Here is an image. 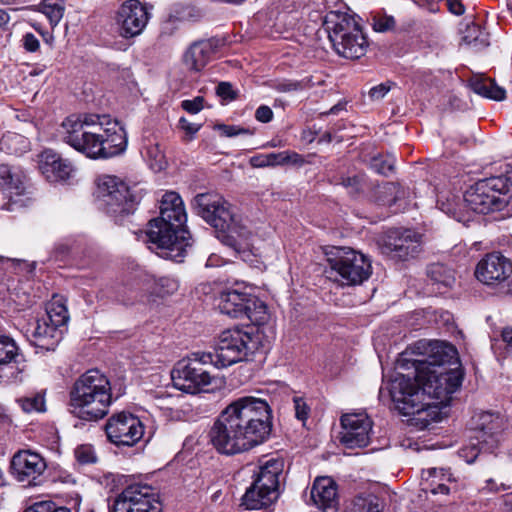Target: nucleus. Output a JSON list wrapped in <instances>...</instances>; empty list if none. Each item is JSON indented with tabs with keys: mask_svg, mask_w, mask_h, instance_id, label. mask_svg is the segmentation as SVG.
Segmentation results:
<instances>
[{
	"mask_svg": "<svg viewBox=\"0 0 512 512\" xmlns=\"http://www.w3.org/2000/svg\"><path fill=\"white\" fill-rule=\"evenodd\" d=\"M23 47L28 52H36L40 47V42L32 33H26L23 38Z\"/></svg>",
	"mask_w": 512,
	"mask_h": 512,
	"instance_id": "nucleus-55",
	"label": "nucleus"
},
{
	"mask_svg": "<svg viewBox=\"0 0 512 512\" xmlns=\"http://www.w3.org/2000/svg\"><path fill=\"white\" fill-rule=\"evenodd\" d=\"M295 416L300 421H305L308 418L310 408L303 398L295 396L293 398Z\"/></svg>",
	"mask_w": 512,
	"mask_h": 512,
	"instance_id": "nucleus-50",
	"label": "nucleus"
},
{
	"mask_svg": "<svg viewBox=\"0 0 512 512\" xmlns=\"http://www.w3.org/2000/svg\"><path fill=\"white\" fill-rule=\"evenodd\" d=\"M284 469V461L281 458L271 457L266 460H260L258 470L254 472L253 482L256 487L274 490L279 492L280 477Z\"/></svg>",
	"mask_w": 512,
	"mask_h": 512,
	"instance_id": "nucleus-25",
	"label": "nucleus"
},
{
	"mask_svg": "<svg viewBox=\"0 0 512 512\" xmlns=\"http://www.w3.org/2000/svg\"><path fill=\"white\" fill-rule=\"evenodd\" d=\"M272 427V410L267 400L242 396L221 411L208 436L218 453L232 456L263 444Z\"/></svg>",
	"mask_w": 512,
	"mask_h": 512,
	"instance_id": "nucleus-2",
	"label": "nucleus"
},
{
	"mask_svg": "<svg viewBox=\"0 0 512 512\" xmlns=\"http://www.w3.org/2000/svg\"><path fill=\"white\" fill-rule=\"evenodd\" d=\"M43 318L55 326L65 329V326L69 320L67 307L60 299L53 298L47 305L46 314L43 316Z\"/></svg>",
	"mask_w": 512,
	"mask_h": 512,
	"instance_id": "nucleus-36",
	"label": "nucleus"
},
{
	"mask_svg": "<svg viewBox=\"0 0 512 512\" xmlns=\"http://www.w3.org/2000/svg\"><path fill=\"white\" fill-rule=\"evenodd\" d=\"M105 115H71L63 123V140L89 158H110L123 153L127 147L125 129Z\"/></svg>",
	"mask_w": 512,
	"mask_h": 512,
	"instance_id": "nucleus-3",
	"label": "nucleus"
},
{
	"mask_svg": "<svg viewBox=\"0 0 512 512\" xmlns=\"http://www.w3.org/2000/svg\"><path fill=\"white\" fill-rule=\"evenodd\" d=\"M344 107L342 104L338 103L336 105H334L329 111H327L325 113V115H330V114H337L340 110H342Z\"/></svg>",
	"mask_w": 512,
	"mask_h": 512,
	"instance_id": "nucleus-64",
	"label": "nucleus"
},
{
	"mask_svg": "<svg viewBox=\"0 0 512 512\" xmlns=\"http://www.w3.org/2000/svg\"><path fill=\"white\" fill-rule=\"evenodd\" d=\"M38 167L49 182H65L75 172L72 163L52 149H46L39 155Z\"/></svg>",
	"mask_w": 512,
	"mask_h": 512,
	"instance_id": "nucleus-20",
	"label": "nucleus"
},
{
	"mask_svg": "<svg viewBox=\"0 0 512 512\" xmlns=\"http://www.w3.org/2000/svg\"><path fill=\"white\" fill-rule=\"evenodd\" d=\"M370 168L380 175L387 176L394 170V160L378 155L371 159Z\"/></svg>",
	"mask_w": 512,
	"mask_h": 512,
	"instance_id": "nucleus-43",
	"label": "nucleus"
},
{
	"mask_svg": "<svg viewBox=\"0 0 512 512\" xmlns=\"http://www.w3.org/2000/svg\"><path fill=\"white\" fill-rule=\"evenodd\" d=\"M25 175L9 165H0V190L11 204L24 205L21 197L26 195Z\"/></svg>",
	"mask_w": 512,
	"mask_h": 512,
	"instance_id": "nucleus-22",
	"label": "nucleus"
},
{
	"mask_svg": "<svg viewBox=\"0 0 512 512\" xmlns=\"http://www.w3.org/2000/svg\"><path fill=\"white\" fill-rule=\"evenodd\" d=\"M511 187V179L504 175L481 179L465 191V207L478 214L502 210L509 202Z\"/></svg>",
	"mask_w": 512,
	"mask_h": 512,
	"instance_id": "nucleus-9",
	"label": "nucleus"
},
{
	"mask_svg": "<svg viewBox=\"0 0 512 512\" xmlns=\"http://www.w3.org/2000/svg\"><path fill=\"white\" fill-rule=\"evenodd\" d=\"M216 94L223 101H233L237 98V93L229 82H220L216 87Z\"/></svg>",
	"mask_w": 512,
	"mask_h": 512,
	"instance_id": "nucleus-49",
	"label": "nucleus"
},
{
	"mask_svg": "<svg viewBox=\"0 0 512 512\" xmlns=\"http://www.w3.org/2000/svg\"><path fill=\"white\" fill-rule=\"evenodd\" d=\"M324 28L333 47L349 38L356 31L361 30L359 24L347 12L341 9L330 10L326 13L323 21Z\"/></svg>",
	"mask_w": 512,
	"mask_h": 512,
	"instance_id": "nucleus-19",
	"label": "nucleus"
},
{
	"mask_svg": "<svg viewBox=\"0 0 512 512\" xmlns=\"http://www.w3.org/2000/svg\"><path fill=\"white\" fill-rule=\"evenodd\" d=\"M187 215L183 201L176 192H166L159 206V216L149 221L146 232L149 249L159 257L183 262L191 235L186 229Z\"/></svg>",
	"mask_w": 512,
	"mask_h": 512,
	"instance_id": "nucleus-4",
	"label": "nucleus"
},
{
	"mask_svg": "<svg viewBox=\"0 0 512 512\" xmlns=\"http://www.w3.org/2000/svg\"><path fill=\"white\" fill-rule=\"evenodd\" d=\"M179 126L187 134L193 136L194 134H196L200 130L202 125L201 124L192 123V122L188 121L186 118L181 117L180 120H179Z\"/></svg>",
	"mask_w": 512,
	"mask_h": 512,
	"instance_id": "nucleus-57",
	"label": "nucleus"
},
{
	"mask_svg": "<svg viewBox=\"0 0 512 512\" xmlns=\"http://www.w3.org/2000/svg\"><path fill=\"white\" fill-rule=\"evenodd\" d=\"M340 422L342 430L339 439L346 448H363L369 444L373 422L367 414H344Z\"/></svg>",
	"mask_w": 512,
	"mask_h": 512,
	"instance_id": "nucleus-15",
	"label": "nucleus"
},
{
	"mask_svg": "<svg viewBox=\"0 0 512 512\" xmlns=\"http://www.w3.org/2000/svg\"><path fill=\"white\" fill-rule=\"evenodd\" d=\"M324 80L315 75H308L299 80L295 79H282L274 81L271 87L279 93L299 92L311 89L315 86L322 85Z\"/></svg>",
	"mask_w": 512,
	"mask_h": 512,
	"instance_id": "nucleus-33",
	"label": "nucleus"
},
{
	"mask_svg": "<svg viewBox=\"0 0 512 512\" xmlns=\"http://www.w3.org/2000/svg\"><path fill=\"white\" fill-rule=\"evenodd\" d=\"M146 157L150 160V166L154 171H161L165 167V156L157 144L146 147Z\"/></svg>",
	"mask_w": 512,
	"mask_h": 512,
	"instance_id": "nucleus-42",
	"label": "nucleus"
},
{
	"mask_svg": "<svg viewBox=\"0 0 512 512\" xmlns=\"http://www.w3.org/2000/svg\"><path fill=\"white\" fill-rule=\"evenodd\" d=\"M0 144L2 148H6L11 153H18L19 149L14 146L16 144H20L22 148L25 149L27 147L28 141L22 135L9 133L2 138Z\"/></svg>",
	"mask_w": 512,
	"mask_h": 512,
	"instance_id": "nucleus-45",
	"label": "nucleus"
},
{
	"mask_svg": "<svg viewBox=\"0 0 512 512\" xmlns=\"http://www.w3.org/2000/svg\"><path fill=\"white\" fill-rule=\"evenodd\" d=\"M269 166L284 165L283 151L279 153H269Z\"/></svg>",
	"mask_w": 512,
	"mask_h": 512,
	"instance_id": "nucleus-61",
	"label": "nucleus"
},
{
	"mask_svg": "<svg viewBox=\"0 0 512 512\" xmlns=\"http://www.w3.org/2000/svg\"><path fill=\"white\" fill-rule=\"evenodd\" d=\"M471 90L488 99L503 101L506 98V90L497 85L494 79L474 76L468 82Z\"/></svg>",
	"mask_w": 512,
	"mask_h": 512,
	"instance_id": "nucleus-31",
	"label": "nucleus"
},
{
	"mask_svg": "<svg viewBox=\"0 0 512 512\" xmlns=\"http://www.w3.org/2000/svg\"><path fill=\"white\" fill-rule=\"evenodd\" d=\"M25 413L46 411L45 391L30 393L16 399Z\"/></svg>",
	"mask_w": 512,
	"mask_h": 512,
	"instance_id": "nucleus-38",
	"label": "nucleus"
},
{
	"mask_svg": "<svg viewBox=\"0 0 512 512\" xmlns=\"http://www.w3.org/2000/svg\"><path fill=\"white\" fill-rule=\"evenodd\" d=\"M512 275V261L500 252L486 254L476 265L475 277L487 286L505 283Z\"/></svg>",
	"mask_w": 512,
	"mask_h": 512,
	"instance_id": "nucleus-16",
	"label": "nucleus"
},
{
	"mask_svg": "<svg viewBox=\"0 0 512 512\" xmlns=\"http://www.w3.org/2000/svg\"><path fill=\"white\" fill-rule=\"evenodd\" d=\"M501 340L505 343V353L512 354V327H505L501 331Z\"/></svg>",
	"mask_w": 512,
	"mask_h": 512,
	"instance_id": "nucleus-59",
	"label": "nucleus"
},
{
	"mask_svg": "<svg viewBox=\"0 0 512 512\" xmlns=\"http://www.w3.org/2000/svg\"><path fill=\"white\" fill-rule=\"evenodd\" d=\"M427 474L425 490L430 489L432 494L447 495L450 492L449 486L446 482L452 481V474L449 469L444 468H429L425 471Z\"/></svg>",
	"mask_w": 512,
	"mask_h": 512,
	"instance_id": "nucleus-34",
	"label": "nucleus"
},
{
	"mask_svg": "<svg viewBox=\"0 0 512 512\" xmlns=\"http://www.w3.org/2000/svg\"><path fill=\"white\" fill-rule=\"evenodd\" d=\"M37 10L42 12L48 18L52 27H55L59 24L64 16L65 1L42 0L41 3L37 6Z\"/></svg>",
	"mask_w": 512,
	"mask_h": 512,
	"instance_id": "nucleus-37",
	"label": "nucleus"
},
{
	"mask_svg": "<svg viewBox=\"0 0 512 512\" xmlns=\"http://www.w3.org/2000/svg\"><path fill=\"white\" fill-rule=\"evenodd\" d=\"M117 300L119 302H121L122 304L124 305H132L135 300H136V297H129V298H124L123 296H121L120 294H118L117 296Z\"/></svg>",
	"mask_w": 512,
	"mask_h": 512,
	"instance_id": "nucleus-63",
	"label": "nucleus"
},
{
	"mask_svg": "<svg viewBox=\"0 0 512 512\" xmlns=\"http://www.w3.org/2000/svg\"><path fill=\"white\" fill-rule=\"evenodd\" d=\"M384 247L395 257L406 260L420 252V235L411 229H393L388 232Z\"/></svg>",
	"mask_w": 512,
	"mask_h": 512,
	"instance_id": "nucleus-18",
	"label": "nucleus"
},
{
	"mask_svg": "<svg viewBox=\"0 0 512 512\" xmlns=\"http://www.w3.org/2000/svg\"><path fill=\"white\" fill-rule=\"evenodd\" d=\"M310 496L314 505L323 512H337L339 505L337 484L332 478H316Z\"/></svg>",
	"mask_w": 512,
	"mask_h": 512,
	"instance_id": "nucleus-24",
	"label": "nucleus"
},
{
	"mask_svg": "<svg viewBox=\"0 0 512 512\" xmlns=\"http://www.w3.org/2000/svg\"><path fill=\"white\" fill-rule=\"evenodd\" d=\"M215 130L220 131L222 136L235 137L238 135H251L253 132L247 128H242L236 125L216 124Z\"/></svg>",
	"mask_w": 512,
	"mask_h": 512,
	"instance_id": "nucleus-48",
	"label": "nucleus"
},
{
	"mask_svg": "<svg viewBox=\"0 0 512 512\" xmlns=\"http://www.w3.org/2000/svg\"><path fill=\"white\" fill-rule=\"evenodd\" d=\"M74 455L77 462L81 465L94 464L97 462L95 450L90 444H82L76 447Z\"/></svg>",
	"mask_w": 512,
	"mask_h": 512,
	"instance_id": "nucleus-41",
	"label": "nucleus"
},
{
	"mask_svg": "<svg viewBox=\"0 0 512 512\" xmlns=\"http://www.w3.org/2000/svg\"><path fill=\"white\" fill-rule=\"evenodd\" d=\"M31 343L45 351H54L63 338L64 329L59 328L43 317L38 319L32 329H28Z\"/></svg>",
	"mask_w": 512,
	"mask_h": 512,
	"instance_id": "nucleus-23",
	"label": "nucleus"
},
{
	"mask_svg": "<svg viewBox=\"0 0 512 512\" xmlns=\"http://www.w3.org/2000/svg\"><path fill=\"white\" fill-rule=\"evenodd\" d=\"M111 404L110 381L97 369L82 374L69 392L70 413L87 422H96L104 418Z\"/></svg>",
	"mask_w": 512,
	"mask_h": 512,
	"instance_id": "nucleus-6",
	"label": "nucleus"
},
{
	"mask_svg": "<svg viewBox=\"0 0 512 512\" xmlns=\"http://www.w3.org/2000/svg\"><path fill=\"white\" fill-rule=\"evenodd\" d=\"M259 345L260 339L253 332L234 328L222 332L214 351L207 353L213 358L211 365L226 368L237 362L252 361Z\"/></svg>",
	"mask_w": 512,
	"mask_h": 512,
	"instance_id": "nucleus-10",
	"label": "nucleus"
},
{
	"mask_svg": "<svg viewBox=\"0 0 512 512\" xmlns=\"http://www.w3.org/2000/svg\"><path fill=\"white\" fill-rule=\"evenodd\" d=\"M2 366L15 368L16 374L12 373L14 378L25 369L24 355L20 353L16 342L6 335H0V367Z\"/></svg>",
	"mask_w": 512,
	"mask_h": 512,
	"instance_id": "nucleus-29",
	"label": "nucleus"
},
{
	"mask_svg": "<svg viewBox=\"0 0 512 512\" xmlns=\"http://www.w3.org/2000/svg\"><path fill=\"white\" fill-rule=\"evenodd\" d=\"M194 208L215 229L217 238L224 245L238 253L249 247L252 234L247 220L225 199L209 193L198 194L194 198Z\"/></svg>",
	"mask_w": 512,
	"mask_h": 512,
	"instance_id": "nucleus-5",
	"label": "nucleus"
},
{
	"mask_svg": "<svg viewBox=\"0 0 512 512\" xmlns=\"http://www.w3.org/2000/svg\"><path fill=\"white\" fill-rule=\"evenodd\" d=\"M251 294L236 289H227L218 297V308L222 314L232 318H243L246 311H249Z\"/></svg>",
	"mask_w": 512,
	"mask_h": 512,
	"instance_id": "nucleus-26",
	"label": "nucleus"
},
{
	"mask_svg": "<svg viewBox=\"0 0 512 512\" xmlns=\"http://www.w3.org/2000/svg\"><path fill=\"white\" fill-rule=\"evenodd\" d=\"M365 178L363 175H354L341 177L340 184L348 189L351 195L359 194L363 191Z\"/></svg>",
	"mask_w": 512,
	"mask_h": 512,
	"instance_id": "nucleus-46",
	"label": "nucleus"
},
{
	"mask_svg": "<svg viewBox=\"0 0 512 512\" xmlns=\"http://www.w3.org/2000/svg\"><path fill=\"white\" fill-rule=\"evenodd\" d=\"M255 118L259 122L268 123L273 119V111L267 105H261L255 112Z\"/></svg>",
	"mask_w": 512,
	"mask_h": 512,
	"instance_id": "nucleus-56",
	"label": "nucleus"
},
{
	"mask_svg": "<svg viewBox=\"0 0 512 512\" xmlns=\"http://www.w3.org/2000/svg\"><path fill=\"white\" fill-rule=\"evenodd\" d=\"M95 194L103 210L116 223H122L133 214L142 199L140 189L136 186L129 187L121 179L111 175L98 178Z\"/></svg>",
	"mask_w": 512,
	"mask_h": 512,
	"instance_id": "nucleus-7",
	"label": "nucleus"
},
{
	"mask_svg": "<svg viewBox=\"0 0 512 512\" xmlns=\"http://www.w3.org/2000/svg\"><path fill=\"white\" fill-rule=\"evenodd\" d=\"M377 499L357 497L353 500L348 512H380Z\"/></svg>",
	"mask_w": 512,
	"mask_h": 512,
	"instance_id": "nucleus-40",
	"label": "nucleus"
},
{
	"mask_svg": "<svg viewBox=\"0 0 512 512\" xmlns=\"http://www.w3.org/2000/svg\"><path fill=\"white\" fill-rule=\"evenodd\" d=\"M249 302V311H246L244 317L257 325L264 323L267 320L266 304L253 295Z\"/></svg>",
	"mask_w": 512,
	"mask_h": 512,
	"instance_id": "nucleus-39",
	"label": "nucleus"
},
{
	"mask_svg": "<svg viewBox=\"0 0 512 512\" xmlns=\"http://www.w3.org/2000/svg\"><path fill=\"white\" fill-rule=\"evenodd\" d=\"M278 497L279 492H275L273 489L256 487V482H252L242 496L241 506L247 510H261L270 507Z\"/></svg>",
	"mask_w": 512,
	"mask_h": 512,
	"instance_id": "nucleus-28",
	"label": "nucleus"
},
{
	"mask_svg": "<svg viewBox=\"0 0 512 512\" xmlns=\"http://www.w3.org/2000/svg\"><path fill=\"white\" fill-rule=\"evenodd\" d=\"M394 83L387 81L372 87L369 91V97L372 100H381L391 89Z\"/></svg>",
	"mask_w": 512,
	"mask_h": 512,
	"instance_id": "nucleus-51",
	"label": "nucleus"
},
{
	"mask_svg": "<svg viewBox=\"0 0 512 512\" xmlns=\"http://www.w3.org/2000/svg\"><path fill=\"white\" fill-rule=\"evenodd\" d=\"M250 163L253 167L262 168L269 166L268 154L258 155L251 158Z\"/></svg>",
	"mask_w": 512,
	"mask_h": 512,
	"instance_id": "nucleus-60",
	"label": "nucleus"
},
{
	"mask_svg": "<svg viewBox=\"0 0 512 512\" xmlns=\"http://www.w3.org/2000/svg\"><path fill=\"white\" fill-rule=\"evenodd\" d=\"M284 156V165L290 164L293 166H302L305 163V160L302 155L298 154L295 151H283Z\"/></svg>",
	"mask_w": 512,
	"mask_h": 512,
	"instance_id": "nucleus-54",
	"label": "nucleus"
},
{
	"mask_svg": "<svg viewBox=\"0 0 512 512\" xmlns=\"http://www.w3.org/2000/svg\"><path fill=\"white\" fill-rule=\"evenodd\" d=\"M163 294H173L178 289V281L171 277H161L158 280Z\"/></svg>",
	"mask_w": 512,
	"mask_h": 512,
	"instance_id": "nucleus-53",
	"label": "nucleus"
},
{
	"mask_svg": "<svg viewBox=\"0 0 512 512\" xmlns=\"http://www.w3.org/2000/svg\"><path fill=\"white\" fill-rule=\"evenodd\" d=\"M109 512H161L162 504L148 485L133 484L115 499Z\"/></svg>",
	"mask_w": 512,
	"mask_h": 512,
	"instance_id": "nucleus-13",
	"label": "nucleus"
},
{
	"mask_svg": "<svg viewBox=\"0 0 512 512\" xmlns=\"http://www.w3.org/2000/svg\"><path fill=\"white\" fill-rule=\"evenodd\" d=\"M450 13L460 16L465 13V7L462 0H444Z\"/></svg>",
	"mask_w": 512,
	"mask_h": 512,
	"instance_id": "nucleus-58",
	"label": "nucleus"
},
{
	"mask_svg": "<svg viewBox=\"0 0 512 512\" xmlns=\"http://www.w3.org/2000/svg\"><path fill=\"white\" fill-rule=\"evenodd\" d=\"M9 20V14L5 10L0 9V27L6 25L9 22Z\"/></svg>",
	"mask_w": 512,
	"mask_h": 512,
	"instance_id": "nucleus-62",
	"label": "nucleus"
},
{
	"mask_svg": "<svg viewBox=\"0 0 512 512\" xmlns=\"http://www.w3.org/2000/svg\"><path fill=\"white\" fill-rule=\"evenodd\" d=\"M212 356L206 352L191 353L177 362L171 371L174 386L185 393L196 394L211 383L209 371L203 368L211 364Z\"/></svg>",
	"mask_w": 512,
	"mask_h": 512,
	"instance_id": "nucleus-11",
	"label": "nucleus"
},
{
	"mask_svg": "<svg viewBox=\"0 0 512 512\" xmlns=\"http://www.w3.org/2000/svg\"><path fill=\"white\" fill-rule=\"evenodd\" d=\"M373 29L377 32H387L395 28L396 21L393 16L383 14H376L372 18Z\"/></svg>",
	"mask_w": 512,
	"mask_h": 512,
	"instance_id": "nucleus-44",
	"label": "nucleus"
},
{
	"mask_svg": "<svg viewBox=\"0 0 512 512\" xmlns=\"http://www.w3.org/2000/svg\"><path fill=\"white\" fill-rule=\"evenodd\" d=\"M25 512H72L67 507H57L55 503L51 501H42L33 504L28 507Z\"/></svg>",
	"mask_w": 512,
	"mask_h": 512,
	"instance_id": "nucleus-47",
	"label": "nucleus"
},
{
	"mask_svg": "<svg viewBox=\"0 0 512 512\" xmlns=\"http://www.w3.org/2000/svg\"><path fill=\"white\" fill-rule=\"evenodd\" d=\"M420 358L397 361L399 368L413 369V375L399 374L391 383L390 395L396 408L420 429L439 420V406L448 403L461 386L463 372L456 348L441 341L420 340L412 347Z\"/></svg>",
	"mask_w": 512,
	"mask_h": 512,
	"instance_id": "nucleus-1",
	"label": "nucleus"
},
{
	"mask_svg": "<svg viewBox=\"0 0 512 512\" xmlns=\"http://www.w3.org/2000/svg\"><path fill=\"white\" fill-rule=\"evenodd\" d=\"M427 276L437 290L442 293V289H448L455 283L454 271L441 263H433L427 268Z\"/></svg>",
	"mask_w": 512,
	"mask_h": 512,
	"instance_id": "nucleus-35",
	"label": "nucleus"
},
{
	"mask_svg": "<svg viewBox=\"0 0 512 512\" xmlns=\"http://www.w3.org/2000/svg\"><path fill=\"white\" fill-rule=\"evenodd\" d=\"M438 208L448 216L459 222L469 221V209L465 207L464 196L462 199L454 194L441 195L437 200Z\"/></svg>",
	"mask_w": 512,
	"mask_h": 512,
	"instance_id": "nucleus-32",
	"label": "nucleus"
},
{
	"mask_svg": "<svg viewBox=\"0 0 512 512\" xmlns=\"http://www.w3.org/2000/svg\"><path fill=\"white\" fill-rule=\"evenodd\" d=\"M477 443H471L460 451L467 463H473L481 451L493 452L498 447L503 430V421L499 415L491 412H481L474 427Z\"/></svg>",
	"mask_w": 512,
	"mask_h": 512,
	"instance_id": "nucleus-12",
	"label": "nucleus"
},
{
	"mask_svg": "<svg viewBox=\"0 0 512 512\" xmlns=\"http://www.w3.org/2000/svg\"><path fill=\"white\" fill-rule=\"evenodd\" d=\"M108 440L116 446H134L144 435V425L128 412L113 414L105 424Z\"/></svg>",
	"mask_w": 512,
	"mask_h": 512,
	"instance_id": "nucleus-14",
	"label": "nucleus"
},
{
	"mask_svg": "<svg viewBox=\"0 0 512 512\" xmlns=\"http://www.w3.org/2000/svg\"><path fill=\"white\" fill-rule=\"evenodd\" d=\"M147 8L139 0H127L119 8L116 23L124 38L135 37L143 31L149 20Z\"/></svg>",
	"mask_w": 512,
	"mask_h": 512,
	"instance_id": "nucleus-17",
	"label": "nucleus"
},
{
	"mask_svg": "<svg viewBox=\"0 0 512 512\" xmlns=\"http://www.w3.org/2000/svg\"><path fill=\"white\" fill-rule=\"evenodd\" d=\"M215 49L212 40L196 41L184 53L183 63L189 71L198 73L209 63Z\"/></svg>",
	"mask_w": 512,
	"mask_h": 512,
	"instance_id": "nucleus-27",
	"label": "nucleus"
},
{
	"mask_svg": "<svg viewBox=\"0 0 512 512\" xmlns=\"http://www.w3.org/2000/svg\"><path fill=\"white\" fill-rule=\"evenodd\" d=\"M204 99L201 96L195 97L192 100H184L181 107L188 113L196 114L203 109Z\"/></svg>",
	"mask_w": 512,
	"mask_h": 512,
	"instance_id": "nucleus-52",
	"label": "nucleus"
},
{
	"mask_svg": "<svg viewBox=\"0 0 512 512\" xmlns=\"http://www.w3.org/2000/svg\"><path fill=\"white\" fill-rule=\"evenodd\" d=\"M368 42L361 30L356 31L349 38L335 44L333 47L337 54L347 59H358L366 53Z\"/></svg>",
	"mask_w": 512,
	"mask_h": 512,
	"instance_id": "nucleus-30",
	"label": "nucleus"
},
{
	"mask_svg": "<svg viewBox=\"0 0 512 512\" xmlns=\"http://www.w3.org/2000/svg\"><path fill=\"white\" fill-rule=\"evenodd\" d=\"M327 278L341 286L362 284L372 273L370 260L349 247H332L326 251Z\"/></svg>",
	"mask_w": 512,
	"mask_h": 512,
	"instance_id": "nucleus-8",
	"label": "nucleus"
},
{
	"mask_svg": "<svg viewBox=\"0 0 512 512\" xmlns=\"http://www.w3.org/2000/svg\"><path fill=\"white\" fill-rule=\"evenodd\" d=\"M11 469L19 481L31 483L45 471L46 462L38 453L22 450L13 456Z\"/></svg>",
	"mask_w": 512,
	"mask_h": 512,
	"instance_id": "nucleus-21",
	"label": "nucleus"
}]
</instances>
